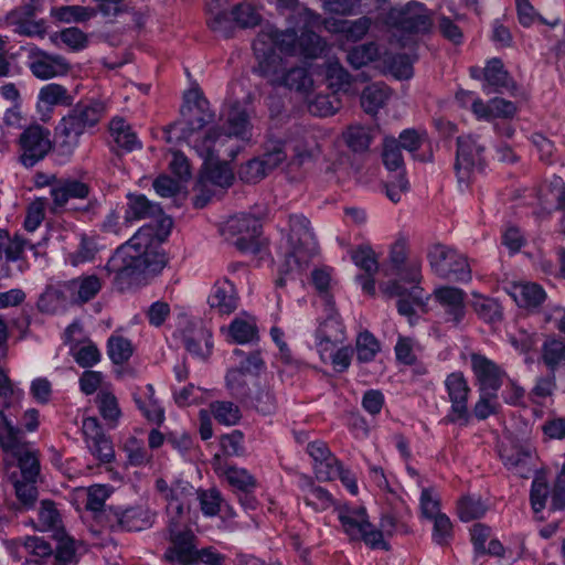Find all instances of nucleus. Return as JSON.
<instances>
[{
    "instance_id": "1",
    "label": "nucleus",
    "mask_w": 565,
    "mask_h": 565,
    "mask_svg": "<svg viewBox=\"0 0 565 565\" xmlns=\"http://www.w3.org/2000/svg\"><path fill=\"white\" fill-rule=\"evenodd\" d=\"M181 118L172 124L167 131L170 141L172 135L185 141L200 157L213 158L224 154L233 160L239 151L241 141L252 138V126L246 110L237 103L231 106L226 125L227 132L212 127H204L214 120V113L209 102L198 92L189 90L180 109Z\"/></svg>"
},
{
    "instance_id": "2",
    "label": "nucleus",
    "mask_w": 565,
    "mask_h": 565,
    "mask_svg": "<svg viewBox=\"0 0 565 565\" xmlns=\"http://www.w3.org/2000/svg\"><path fill=\"white\" fill-rule=\"evenodd\" d=\"M162 241L163 237H160L152 226H142L127 243L116 249L106 264V269L118 280L160 273L167 265L166 254L160 248Z\"/></svg>"
},
{
    "instance_id": "3",
    "label": "nucleus",
    "mask_w": 565,
    "mask_h": 565,
    "mask_svg": "<svg viewBox=\"0 0 565 565\" xmlns=\"http://www.w3.org/2000/svg\"><path fill=\"white\" fill-rule=\"evenodd\" d=\"M327 47L326 41L313 29H299L295 25H288L281 31L271 24H265L253 43L257 65L281 58L276 50L291 56L318 58L324 54Z\"/></svg>"
},
{
    "instance_id": "4",
    "label": "nucleus",
    "mask_w": 565,
    "mask_h": 565,
    "mask_svg": "<svg viewBox=\"0 0 565 565\" xmlns=\"http://www.w3.org/2000/svg\"><path fill=\"white\" fill-rule=\"evenodd\" d=\"M0 447L18 460L24 480H35L40 471L38 457L24 440L23 430L14 426L1 408Z\"/></svg>"
},
{
    "instance_id": "5",
    "label": "nucleus",
    "mask_w": 565,
    "mask_h": 565,
    "mask_svg": "<svg viewBox=\"0 0 565 565\" xmlns=\"http://www.w3.org/2000/svg\"><path fill=\"white\" fill-rule=\"evenodd\" d=\"M288 244L289 252L285 262L286 273L301 271L318 252L309 221L303 215L289 217Z\"/></svg>"
},
{
    "instance_id": "6",
    "label": "nucleus",
    "mask_w": 565,
    "mask_h": 565,
    "mask_svg": "<svg viewBox=\"0 0 565 565\" xmlns=\"http://www.w3.org/2000/svg\"><path fill=\"white\" fill-rule=\"evenodd\" d=\"M104 104L89 102L77 104L56 128L57 134L63 137L62 146L71 152L78 145L79 137L89 128L94 127L103 117Z\"/></svg>"
},
{
    "instance_id": "7",
    "label": "nucleus",
    "mask_w": 565,
    "mask_h": 565,
    "mask_svg": "<svg viewBox=\"0 0 565 565\" xmlns=\"http://www.w3.org/2000/svg\"><path fill=\"white\" fill-rule=\"evenodd\" d=\"M255 72L264 77L271 86L285 87L309 98L313 92V79L307 68L295 66L287 68L282 58L263 62Z\"/></svg>"
},
{
    "instance_id": "8",
    "label": "nucleus",
    "mask_w": 565,
    "mask_h": 565,
    "mask_svg": "<svg viewBox=\"0 0 565 565\" xmlns=\"http://www.w3.org/2000/svg\"><path fill=\"white\" fill-rule=\"evenodd\" d=\"M385 24L393 31V38H397V33L425 34L433 28V18L424 3L413 0L392 8L386 14Z\"/></svg>"
},
{
    "instance_id": "9",
    "label": "nucleus",
    "mask_w": 565,
    "mask_h": 565,
    "mask_svg": "<svg viewBox=\"0 0 565 565\" xmlns=\"http://www.w3.org/2000/svg\"><path fill=\"white\" fill-rule=\"evenodd\" d=\"M337 513L342 530L350 540L363 541L372 548L388 550L387 543L382 540V532L371 524L364 508L342 505L337 508Z\"/></svg>"
},
{
    "instance_id": "10",
    "label": "nucleus",
    "mask_w": 565,
    "mask_h": 565,
    "mask_svg": "<svg viewBox=\"0 0 565 565\" xmlns=\"http://www.w3.org/2000/svg\"><path fill=\"white\" fill-rule=\"evenodd\" d=\"M89 192L90 188L87 183L74 178H61V180L55 183L54 188L50 190V212L54 215H58L66 211L94 214L97 206L96 200H90L83 206L67 207L72 200L87 199Z\"/></svg>"
},
{
    "instance_id": "11",
    "label": "nucleus",
    "mask_w": 565,
    "mask_h": 565,
    "mask_svg": "<svg viewBox=\"0 0 565 565\" xmlns=\"http://www.w3.org/2000/svg\"><path fill=\"white\" fill-rule=\"evenodd\" d=\"M433 271L445 279L467 282L471 279V269L467 258L456 249L435 244L428 252Z\"/></svg>"
},
{
    "instance_id": "12",
    "label": "nucleus",
    "mask_w": 565,
    "mask_h": 565,
    "mask_svg": "<svg viewBox=\"0 0 565 565\" xmlns=\"http://www.w3.org/2000/svg\"><path fill=\"white\" fill-rule=\"evenodd\" d=\"M262 232L260 221L249 214L231 216L222 226L221 234L242 252H257Z\"/></svg>"
},
{
    "instance_id": "13",
    "label": "nucleus",
    "mask_w": 565,
    "mask_h": 565,
    "mask_svg": "<svg viewBox=\"0 0 565 565\" xmlns=\"http://www.w3.org/2000/svg\"><path fill=\"white\" fill-rule=\"evenodd\" d=\"M19 147L20 163L25 168H32L52 150L51 132L40 125H31L20 135Z\"/></svg>"
},
{
    "instance_id": "14",
    "label": "nucleus",
    "mask_w": 565,
    "mask_h": 565,
    "mask_svg": "<svg viewBox=\"0 0 565 565\" xmlns=\"http://www.w3.org/2000/svg\"><path fill=\"white\" fill-rule=\"evenodd\" d=\"M104 518L111 531H142L152 525L154 513L145 507H109L104 510Z\"/></svg>"
},
{
    "instance_id": "15",
    "label": "nucleus",
    "mask_w": 565,
    "mask_h": 565,
    "mask_svg": "<svg viewBox=\"0 0 565 565\" xmlns=\"http://www.w3.org/2000/svg\"><path fill=\"white\" fill-rule=\"evenodd\" d=\"M484 146L477 137L462 136L457 139V153L455 169L459 182L469 180L470 174L481 170L484 163Z\"/></svg>"
},
{
    "instance_id": "16",
    "label": "nucleus",
    "mask_w": 565,
    "mask_h": 565,
    "mask_svg": "<svg viewBox=\"0 0 565 565\" xmlns=\"http://www.w3.org/2000/svg\"><path fill=\"white\" fill-rule=\"evenodd\" d=\"M328 316L320 322L316 331V348L321 360H326L327 353L345 340L344 327L335 312L333 305L326 306Z\"/></svg>"
},
{
    "instance_id": "17",
    "label": "nucleus",
    "mask_w": 565,
    "mask_h": 565,
    "mask_svg": "<svg viewBox=\"0 0 565 565\" xmlns=\"http://www.w3.org/2000/svg\"><path fill=\"white\" fill-rule=\"evenodd\" d=\"M550 494V510L556 511L565 508V481L558 477L550 491L546 478L543 475H536L531 489V504L535 513L546 507Z\"/></svg>"
},
{
    "instance_id": "18",
    "label": "nucleus",
    "mask_w": 565,
    "mask_h": 565,
    "mask_svg": "<svg viewBox=\"0 0 565 565\" xmlns=\"http://www.w3.org/2000/svg\"><path fill=\"white\" fill-rule=\"evenodd\" d=\"M448 397L451 403L450 413L446 420L449 423L462 422L468 423L469 413L467 407L469 386L461 373H451L445 381Z\"/></svg>"
},
{
    "instance_id": "19",
    "label": "nucleus",
    "mask_w": 565,
    "mask_h": 565,
    "mask_svg": "<svg viewBox=\"0 0 565 565\" xmlns=\"http://www.w3.org/2000/svg\"><path fill=\"white\" fill-rule=\"evenodd\" d=\"M29 68L40 79L64 75L70 70L68 62L61 55H53L32 46L29 50Z\"/></svg>"
},
{
    "instance_id": "20",
    "label": "nucleus",
    "mask_w": 565,
    "mask_h": 565,
    "mask_svg": "<svg viewBox=\"0 0 565 565\" xmlns=\"http://www.w3.org/2000/svg\"><path fill=\"white\" fill-rule=\"evenodd\" d=\"M504 467L512 473L527 478L533 470V450L529 445L509 441L502 444L499 450Z\"/></svg>"
},
{
    "instance_id": "21",
    "label": "nucleus",
    "mask_w": 565,
    "mask_h": 565,
    "mask_svg": "<svg viewBox=\"0 0 565 565\" xmlns=\"http://www.w3.org/2000/svg\"><path fill=\"white\" fill-rule=\"evenodd\" d=\"M82 430L87 448L100 462L108 463L115 458L111 440L104 434L96 417H87L83 420Z\"/></svg>"
},
{
    "instance_id": "22",
    "label": "nucleus",
    "mask_w": 565,
    "mask_h": 565,
    "mask_svg": "<svg viewBox=\"0 0 565 565\" xmlns=\"http://www.w3.org/2000/svg\"><path fill=\"white\" fill-rule=\"evenodd\" d=\"M470 361L479 391L491 392V394L498 393L505 372L497 363L478 353H472Z\"/></svg>"
},
{
    "instance_id": "23",
    "label": "nucleus",
    "mask_w": 565,
    "mask_h": 565,
    "mask_svg": "<svg viewBox=\"0 0 565 565\" xmlns=\"http://www.w3.org/2000/svg\"><path fill=\"white\" fill-rule=\"evenodd\" d=\"M171 546L164 553V558L171 563L189 565L196 561L192 531L188 529L169 530Z\"/></svg>"
},
{
    "instance_id": "24",
    "label": "nucleus",
    "mask_w": 565,
    "mask_h": 565,
    "mask_svg": "<svg viewBox=\"0 0 565 565\" xmlns=\"http://www.w3.org/2000/svg\"><path fill=\"white\" fill-rule=\"evenodd\" d=\"M186 351L198 358L205 359L212 351V333L200 320L190 321L182 332Z\"/></svg>"
},
{
    "instance_id": "25",
    "label": "nucleus",
    "mask_w": 565,
    "mask_h": 565,
    "mask_svg": "<svg viewBox=\"0 0 565 565\" xmlns=\"http://www.w3.org/2000/svg\"><path fill=\"white\" fill-rule=\"evenodd\" d=\"M277 10L291 26L315 29L321 23L320 17L298 0H277Z\"/></svg>"
},
{
    "instance_id": "26",
    "label": "nucleus",
    "mask_w": 565,
    "mask_h": 565,
    "mask_svg": "<svg viewBox=\"0 0 565 565\" xmlns=\"http://www.w3.org/2000/svg\"><path fill=\"white\" fill-rule=\"evenodd\" d=\"M436 301L443 307L446 320L460 323L466 313L465 292L456 287H440L434 291Z\"/></svg>"
},
{
    "instance_id": "27",
    "label": "nucleus",
    "mask_w": 565,
    "mask_h": 565,
    "mask_svg": "<svg viewBox=\"0 0 565 565\" xmlns=\"http://www.w3.org/2000/svg\"><path fill=\"white\" fill-rule=\"evenodd\" d=\"M383 292L390 297H398L397 310L406 317H412L415 308L423 305V289L416 285L406 289L399 281L393 280L383 287Z\"/></svg>"
},
{
    "instance_id": "28",
    "label": "nucleus",
    "mask_w": 565,
    "mask_h": 565,
    "mask_svg": "<svg viewBox=\"0 0 565 565\" xmlns=\"http://www.w3.org/2000/svg\"><path fill=\"white\" fill-rule=\"evenodd\" d=\"M207 302L212 309L221 315L232 313L238 306V297L233 282L227 278L216 281Z\"/></svg>"
},
{
    "instance_id": "29",
    "label": "nucleus",
    "mask_w": 565,
    "mask_h": 565,
    "mask_svg": "<svg viewBox=\"0 0 565 565\" xmlns=\"http://www.w3.org/2000/svg\"><path fill=\"white\" fill-rule=\"evenodd\" d=\"M504 290L513 298L519 307L535 308L546 297L544 289L535 282H509Z\"/></svg>"
},
{
    "instance_id": "30",
    "label": "nucleus",
    "mask_w": 565,
    "mask_h": 565,
    "mask_svg": "<svg viewBox=\"0 0 565 565\" xmlns=\"http://www.w3.org/2000/svg\"><path fill=\"white\" fill-rule=\"evenodd\" d=\"M68 305L74 303L66 282L49 286L38 300V308L46 313H55Z\"/></svg>"
},
{
    "instance_id": "31",
    "label": "nucleus",
    "mask_w": 565,
    "mask_h": 565,
    "mask_svg": "<svg viewBox=\"0 0 565 565\" xmlns=\"http://www.w3.org/2000/svg\"><path fill=\"white\" fill-rule=\"evenodd\" d=\"M323 23L329 32L341 33L349 41H359L367 33L372 21L367 17H361L353 21L327 19Z\"/></svg>"
},
{
    "instance_id": "32",
    "label": "nucleus",
    "mask_w": 565,
    "mask_h": 565,
    "mask_svg": "<svg viewBox=\"0 0 565 565\" xmlns=\"http://www.w3.org/2000/svg\"><path fill=\"white\" fill-rule=\"evenodd\" d=\"M66 284L74 305L88 302L102 289V280L96 275L81 276Z\"/></svg>"
},
{
    "instance_id": "33",
    "label": "nucleus",
    "mask_w": 565,
    "mask_h": 565,
    "mask_svg": "<svg viewBox=\"0 0 565 565\" xmlns=\"http://www.w3.org/2000/svg\"><path fill=\"white\" fill-rule=\"evenodd\" d=\"M125 223L160 216L161 207L150 202L143 194H128Z\"/></svg>"
},
{
    "instance_id": "34",
    "label": "nucleus",
    "mask_w": 565,
    "mask_h": 565,
    "mask_svg": "<svg viewBox=\"0 0 565 565\" xmlns=\"http://www.w3.org/2000/svg\"><path fill=\"white\" fill-rule=\"evenodd\" d=\"M202 158L204 159V175L207 181L221 188H227L232 184L234 174L230 166L225 162L227 159H231L230 157L221 154L213 158Z\"/></svg>"
},
{
    "instance_id": "35",
    "label": "nucleus",
    "mask_w": 565,
    "mask_h": 565,
    "mask_svg": "<svg viewBox=\"0 0 565 565\" xmlns=\"http://www.w3.org/2000/svg\"><path fill=\"white\" fill-rule=\"evenodd\" d=\"M376 134L377 129L375 127L371 128L355 124L349 126L342 132V138L350 150L355 153H363L369 150Z\"/></svg>"
},
{
    "instance_id": "36",
    "label": "nucleus",
    "mask_w": 565,
    "mask_h": 565,
    "mask_svg": "<svg viewBox=\"0 0 565 565\" xmlns=\"http://www.w3.org/2000/svg\"><path fill=\"white\" fill-rule=\"evenodd\" d=\"M193 494V488L183 490L182 494L174 495L167 501L168 527L185 529V516L189 512L190 497Z\"/></svg>"
},
{
    "instance_id": "37",
    "label": "nucleus",
    "mask_w": 565,
    "mask_h": 565,
    "mask_svg": "<svg viewBox=\"0 0 565 565\" xmlns=\"http://www.w3.org/2000/svg\"><path fill=\"white\" fill-rule=\"evenodd\" d=\"M484 79L489 87H493V92H501L505 89L511 92L515 88V84L513 79L509 76L508 72L504 70L503 63L499 58H492L488 62L484 67ZM487 94L492 93V90L484 88Z\"/></svg>"
},
{
    "instance_id": "38",
    "label": "nucleus",
    "mask_w": 565,
    "mask_h": 565,
    "mask_svg": "<svg viewBox=\"0 0 565 565\" xmlns=\"http://www.w3.org/2000/svg\"><path fill=\"white\" fill-rule=\"evenodd\" d=\"M391 89L384 83L367 85L361 94V106L366 114L375 115L391 98Z\"/></svg>"
},
{
    "instance_id": "39",
    "label": "nucleus",
    "mask_w": 565,
    "mask_h": 565,
    "mask_svg": "<svg viewBox=\"0 0 565 565\" xmlns=\"http://www.w3.org/2000/svg\"><path fill=\"white\" fill-rule=\"evenodd\" d=\"M109 132L113 141L126 151H134L141 148L136 132L131 126L121 117H115L109 122Z\"/></svg>"
},
{
    "instance_id": "40",
    "label": "nucleus",
    "mask_w": 565,
    "mask_h": 565,
    "mask_svg": "<svg viewBox=\"0 0 565 565\" xmlns=\"http://www.w3.org/2000/svg\"><path fill=\"white\" fill-rule=\"evenodd\" d=\"M228 337L238 344H245L258 339L255 318L248 315L236 317L227 328Z\"/></svg>"
},
{
    "instance_id": "41",
    "label": "nucleus",
    "mask_w": 565,
    "mask_h": 565,
    "mask_svg": "<svg viewBox=\"0 0 565 565\" xmlns=\"http://www.w3.org/2000/svg\"><path fill=\"white\" fill-rule=\"evenodd\" d=\"M95 15V8L84 6H61L51 9V17L63 23H83Z\"/></svg>"
},
{
    "instance_id": "42",
    "label": "nucleus",
    "mask_w": 565,
    "mask_h": 565,
    "mask_svg": "<svg viewBox=\"0 0 565 565\" xmlns=\"http://www.w3.org/2000/svg\"><path fill=\"white\" fill-rule=\"evenodd\" d=\"M282 142L285 143V148L288 147L294 152L290 163L297 167L311 158L316 146L313 137L302 130L299 132L297 138Z\"/></svg>"
},
{
    "instance_id": "43",
    "label": "nucleus",
    "mask_w": 565,
    "mask_h": 565,
    "mask_svg": "<svg viewBox=\"0 0 565 565\" xmlns=\"http://www.w3.org/2000/svg\"><path fill=\"white\" fill-rule=\"evenodd\" d=\"M302 491L305 503L316 511H324L333 505L332 495L326 489L315 486L310 478H305Z\"/></svg>"
},
{
    "instance_id": "44",
    "label": "nucleus",
    "mask_w": 565,
    "mask_h": 565,
    "mask_svg": "<svg viewBox=\"0 0 565 565\" xmlns=\"http://www.w3.org/2000/svg\"><path fill=\"white\" fill-rule=\"evenodd\" d=\"M541 359L550 372L555 373L562 363L565 364V343L556 338H548L541 349Z\"/></svg>"
},
{
    "instance_id": "45",
    "label": "nucleus",
    "mask_w": 565,
    "mask_h": 565,
    "mask_svg": "<svg viewBox=\"0 0 565 565\" xmlns=\"http://www.w3.org/2000/svg\"><path fill=\"white\" fill-rule=\"evenodd\" d=\"M54 536L57 541L55 551L51 559L52 565H72L77 563L75 542L70 537L65 531L57 532Z\"/></svg>"
},
{
    "instance_id": "46",
    "label": "nucleus",
    "mask_w": 565,
    "mask_h": 565,
    "mask_svg": "<svg viewBox=\"0 0 565 565\" xmlns=\"http://www.w3.org/2000/svg\"><path fill=\"white\" fill-rule=\"evenodd\" d=\"M380 49L376 43L369 42L353 46L348 51L347 62L353 68H361L380 57Z\"/></svg>"
},
{
    "instance_id": "47",
    "label": "nucleus",
    "mask_w": 565,
    "mask_h": 565,
    "mask_svg": "<svg viewBox=\"0 0 565 565\" xmlns=\"http://www.w3.org/2000/svg\"><path fill=\"white\" fill-rule=\"evenodd\" d=\"M39 530L53 532V537L60 531H64L62 526L61 514L52 501L44 500L41 502L39 510Z\"/></svg>"
},
{
    "instance_id": "48",
    "label": "nucleus",
    "mask_w": 565,
    "mask_h": 565,
    "mask_svg": "<svg viewBox=\"0 0 565 565\" xmlns=\"http://www.w3.org/2000/svg\"><path fill=\"white\" fill-rule=\"evenodd\" d=\"M70 351L75 362L82 367H90L100 360V352L90 340L71 344Z\"/></svg>"
},
{
    "instance_id": "49",
    "label": "nucleus",
    "mask_w": 565,
    "mask_h": 565,
    "mask_svg": "<svg viewBox=\"0 0 565 565\" xmlns=\"http://www.w3.org/2000/svg\"><path fill=\"white\" fill-rule=\"evenodd\" d=\"M210 412L222 425L234 426L242 418L239 407L230 401H215L210 404Z\"/></svg>"
},
{
    "instance_id": "50",
    "label": "nucleus",
    "mask_w": 565,
    "mask_h": 565,
    "mask_svg": "<svg viewBox=\"0 0 565 565\" xmlns=\"http://www.w3.org/2000/svg\"><path fill=\"white\" fill-rule=\"evenodd\" d=\"M97 252L98 247L95 237L88 236L87 234H81L78 246L76 250L68 254L67 262L72 266H78L81 264L92 262Z\"/></svg>"
},
{
    "instance_id": "51",
    "label": "nucleus",
    "mask_w": 565,
    "mask_h": 565,
    "mask_svg": "<svg viewBox=\"0 0 565 565\" xmlns=\"http://www.w3.org/2000/svg\"><path fill=\"white\" fill-rule=\"evenodd\" d=\"M26 552L34 557L33 562L38 565H47L53 556V548L47 541L39 536H28L22 542Z\"/></svg>"
},
{
    "instance_id": "52",
    "label": "nucleus",
    "mask_w": 565,
    "mask_h": 565,
    "mask_svg": "<svg viewBox=\"0 0 565 565\" xmlns=\"http://www.w3.org/2000/svg\"><path fill=\"white\" fill-rule=\"evenodd\" d=\"M307 99L309 111L319 117L331 116L337 113L341 106L340 99L335 94H318L315 98Z\"/></svg>"
},
{
    "instance_id": "53",
    "label": "nucleus",
    "mask_w": 565,
    "mask_h": 565,
    "mask_svg": "<svg viewBox=\"0 0 565 565\" xmlns=\"http://www.w3.org/2000/svg\"><path fill=\"white\" fill-rule=\"evenodd\" d=\"M39 103L46 106L64 105L70 106L72 104V97L67 89L55 83L43 86L39 92Z\"/></svg>"
},
{
    "instance_id": "54",
    "label": "nucleus",
    "mask_w": 565,
    "mask_h": 565,
    "mask_svg": "<svg viewBox=\"0 0 565 565\" xmlns=\"http://www.w3.org/2000/svg\"><path fill=\"white\" fill-rule=\"evenodd\" d=\"M207 25L210 29L224 36L231 38L234 35L235 29L238 28L235 20V14H232V10L227 12L223 10L207 17Z\"/></svg>"
},
{
    "instance_id": "55",
    "label": "nucleus",
    "mask_w": 565,
    "mask_h": 565,
    "mask_svg": "<svg viewBox=\"0 0 565 565\" xmlns=\"http://www.w3.org/2000/svg\"><path fill=\"white\" fill-rule=\"evenodd\" d=\"M35 480H17L14 482L18 504L15 509L20 512L31 509L38 500Z\"/></svg>"
},
{
    "instance_id": "56",
    "label": "nucleus",
    "mask_w": 565,
    "mask_h": 565,
    "mask_svg": "<svg viewBox=\"0 0 565 565\" xmlns=\"http://www.w3.org/2000/svg\"><path fill=\"white\" fill-rule=\"evenodd\" d=\"M258 159L265 170L271 172L287 159L285 143L281 140L267 142L264 153Z\"/></svg>"
},
{
    "instance_id": "57",
    "label": "nucleus",
    "mask_w": 565,
    "mask_h": 565,
    "mask_svg": "<svg viewBox=\"0 0 565 565\" xmlns=\"http://www.w3.org/2000/svg\"><path fill=\"white\" fill-rule=\"evenodd\" d=\"M380 350L381 345L371 332L365 330L359 333L356 338V358L359 362L372 361Z\"/></svg>"
},
{
    "instance_id": "58",
    "label": "nucleus",
    "mask_w": 565,
    "mask_h": 565,
    "mask_svg": "<svg viewBox=\"0 0 565 565\" xmlns=\"http://www.w3.org/2000/svg\"><path fill=\"white\" fill-rule=\"evenodd\" d=\"M383 162L390 171H403L404 160L397 139L387 137L383 142Z\"/></svg>"
},
{
    "instance_id": "59",
    "label": "nucleus",
    "mask_w": 565,
    "mask_h": 565,
    "mask_svg": "<svg viewBox=\"0 0 565 565\" xmlns=\"http://www.w3.org/2000/svg\"><path fill=\"white\" fill-rule=\"evenodd\" d=\"M55 42L57 39L72 51H82L88 45V35L81 29L71 26L55 33L52 38Z\"/></svg>"
},
{
    "instance_id": "60",
    "label": "nucleus",
    "mask_w": 565,
    "mask_h": 565,
    "mask_svg": "<svg viewBox=\"0 0 565 565\" xmlns=\"http://www.w3.org/2000/svg\"><path fill=\"white\" fill-rule=\"evenodd\" d=\"M232 14H235L236 24L241 29H250L260 24L262 15L250 3L243 2L233 7Z\"/></svg>"
},
{
    "instance_id": "61",
    "label": "nucleus",
    "mask_w": 565,
    "mask_h": 565,
    "mask_svg": "<svg viewBox=\"0 0 565 565\" xmlns=\"http://www.w3.org/2000/svg\"><path fill=\"white\" fill-rule=\"evenodd\" d=\"M131 342L120 335H113L108 339V355L115 364H122L132 355Z\"/></svg>"
},
{
    "instance_id": "62",
    "label": "nucleus",
    "mask_w": 565,
    "mask_h": 565,
    "mask_svg": "<svg viewBox=\"0 0 565 565\" xmlns=\"http://www.w3.org/2000/svg\"><path fill=\"white\" fill-rule=\"evenodd\" d=\"M384 62L390 72L399 79H407L413 75V60L406 54L384 55Z\"/></svg>"
},
{
    "instance_id": "63",
    "label": "nucleus",
    "mask_w": 565,
    "mask_h": 565,
    "mask_svg": "<svg viewBox=\"0 0 565 565\" xmlns=\"http://www.w3.org/2000/svg\"><path fill=\"white\" fill-rule=\"evenodd\" d=\"M487 507L479 498L466 497L458 503V514L462 521H471L481 518Z\"/></svg>"
},
{
    "instance_id": "64",
    "label": "nucleus",
    "mask_w": 565,
    "mask_h": 565,
    "mask_svg": "<svg viewBox=\"0 0 565 565\" xmlns=\"http://www.w3.org/2000/svg\"><path fill=\"white\" fill-rule=\"evenodd\" d=\"M246 374L238 367L230 370L226 374V386L236 398L245 399L249 395Z\"/></svg>"
}]
</instances>
